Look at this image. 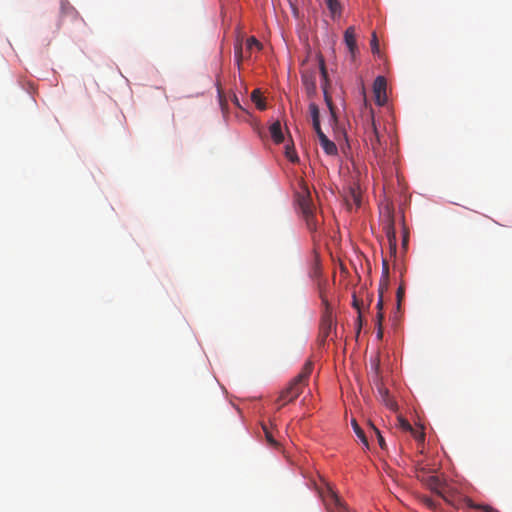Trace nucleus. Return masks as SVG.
<instances>
[{
	"mask_svg": "<svg viewBox=\"0 0 512 512\" xmlns=\"http://www.w3.org/2000/svg\"><path fill=\"white\" fill-rule=\"evenodd\" d=\"M365 143L368 149V159L372 165H377L380 170L384 164V148L381 142V132L377 126L374 114L371 115V122L365 131Z\"/></svg>",
	"mask_w": 512,
	"mask_h": 512,
	"instance_id": "f257e3e1",
	"label": "nucleus"
},
{
	"mask_svg": "<svg viewBox=\"0 0 512 512\" xmlns=\"http://www.w3.org/2000/svg\"><path fill=\"white\" fill-rule=\"evenodd\" d=\"M312 370L313 363L311 361H307L300 373L292 379L284 390L281 391L278 401L282 402V406L294 401L302 393Z\"/></svg>",
	"mask_w": 512,
	"mask_h": 512,
	"instance_id": "f03ea898",
	"label": "nucleus"
},
{
	"mask_svg": "<svg viewBox=\"0 0 512 512\" xmlns=\"http://www.w3.org/2000/svg\"><path fill=\"white\" fill-rule=\"evenodd\" d=\"M296 201L301 209L302 215L306 221L310 231L316 229L317 222L315 220V205L312 202L311 193L307 185L300 183V189L296 192Z\"/></svg>",
	"mask_w": 512,
	"mask_h": 512,
	"instance_id": "7ed1b4c3",
	"label": "nucleus"
},
{
	"mask_svg": "<svg viewBox=\"0 0 512 512\" xmlns=\"http://www.w3.org/2000/svg\"><path fill=\"white\" fill-rule=\"evenodd\" d=\"M371 385L376 388L380 397H384V381L381 369L380 353L370 358V370L368 373Z\"/></svg>",
	"mask_w": 512,
	"mask_h": 512,
	"instance_id": "20e7f679",
	"label": "nucleus"
},
{
	"mask_svg": "<svg viewBox=\"0 0 512 512\" xmlns=\"http://www.w3.org/2000/svg\"><path fill=\"white\" fill-rule=\"evenodd\" d=\"M322 302L324 305V311L320 322L319 338L320 341L324 343L326 339L331 335L333 329H335L336 323L334 320L332 307L326 299L322 298Z\"/></svg>",
	"mask_w": 512,
	"mask_h": 512,
	"instance_id": "39448f33",
	"label": "nucleus"
},
{
	"mask_svg": "<svg viewBox=\"0 0 512 512\" xmlns=\"http://www.w3.org/2000/svg\"><path fill=\"white\" fill-rule=\"evenodd\" d=\"M320 495L329 512H348L347 505L341 500L330 485H327L320 492Z\"/></svg>",
	"mask_w": 512,
	"mask_h": 512,
	"instance_id": "423d86ee",
	"label": "nucleus"
},
{
	"mask_svg": "<svg viewBox=\"0 0 512 512\" xmlns=\"http://www.w3.org/2000/svg\"><path fill=\"white\" fill-rule=\"evenodd\" d=\"M381 264H382V276H381V279H380V282H379V288H378V293H379V299H378V303H377V308H378V313H377V318H378V329H377V337L379 339H381L383 337V333H384V330H383V325H382V321H383V317H384V312H383V305H384V249L383 247L381 246Z\"/></svg>",
	"mask_w": 512,
	"mask_h": 512,
	"instance_id": "0eeeda50",
	"label": "nucleus"
},
{
	"mask_svg": "<svg viewBox=\"0 0 512 512\" xmlns=\"http://www.w3.org/2000/svg\"><path fill=\"white\" fill-rule=\"evenodd\" d=\"M318 61H319V68H320V73H321V76H322V79H323V92H324V99H325V102L329 108V111H330V114H331V118L335 121L336 120V113H335V107L333 105V102H332V98L331 96L329 95L328 91H327V85H328V73H327V69H326V66H325V61H324V58L322 55H318Z\"/></svg>",
	"mask_w": 512,
	"mask_h": 512,
	"instance_id": "6e6552de",
	"label": "nucleus"
},
{
	"mask_svg": "<svg viewBox=\"0 0 512 512\" xmlns=\"http://www.w3.org/2000/svg\"><path fill=\"white\" fill-rule=\"evenodd\" d=\"M344 42L349 50L351 59L354 60L358 53V47L356 43V32L355 27L350 26L344 32Z\"/></svg>",
	"mask_w": 512,
	"mask_h": 512,
	"instance_id": "1a4fd4ad",
	"label": "nucleus"
},
{
	"mask_svg": "<svg viewBox=\"0 0 512 512\" xmlns=\"http://www.w3.org/2000/svg\"><path fill=\"white\" fill-rule=\"evenodd\" d=\"M319 141L320 145L328 155H335L337 153V147L334 142L328 139V137L324 134V132L321 129V126H313Z\"/></svg>",
	"mask_w": 512,
	"mask_h": 512,
	"instance_id": "9d476101",
	"label": "nucleus"
},
{
	"mask_svg": "<svg viewBox=\"0 0 512 512\" xmlns=\"http://www.w3.org/2000/svg\"><path fill=\"white\" fill-rule=\"evenodd\" d=\"M373 97L374 101L378 106L384 105V75H379L373 84Z\"/></svg>",
	"mask_w": 512,
	"mask_h": 512,
	"instance_id": "9b49d317",
	"label": "nucleus"
},
{
	"mask_svg": "<svg viewBox=\"0 0 512 512\" xmlns=\"http://www.w3.org/2000/svg\"><path fill=\"white\" fill-rule=\"evenodd\" d=\"M345 201L349 209H352L353 207H360L361 193L359 191V188L356 186L350 187L348 193L345 196Z\"/></svg>",
	"mask_w": 512,
	"mask_h": 512,
	"instance_id": "f8f14e48",
	"label": "nucleus"
},
{
	"mask_svg": "<svg viewBox=\"0 0 512 512\" xmlns=\"http://www.w3.org/2000/svg\"><path fill=\"white\" fill-rule=\"evenodd\" d=\"M398 426L404 431H410L417 440H424V433L415 430L411 424L402 416L398 415Z\"/></svg>",
	"mask_w": 512,
	"mask_h": 512,
	"instance_id": "ddd939ff",
	"label": "nucleus"
},
{
	"mask_svg": "<svg viewBox=\"0 0 512 512\" xmlns=\"http://www.w3.org/2000/svg\"><path fill=\"white\" fill-rule=\"evenodd\" d=\"M270 135L276 144H280L284 141V135L282 132L281 123L279 121L274 122L270 128Z\"/></svg>",
	"mask_w": 512,
	"mask_h": 512,
	"instance_id": "4468645a",
	"label": "nucleus"
},
{
	"mask_svg": "<svg viewBox=\"0 0 512 512\" xmlns=\"http://www.w3.org/2000/svg\"><path fill=\"white\" fill-rule=\"evenodd\" d=\"M351 425H352V428H353L355 434L357 435V437L363 443L365 448L369 450L370 449L369 442H368L367 436H366L365 432L363 431V429L359 426V424L357 423V421L355 419H353L351 421Z\"/></svg>",
	"mask_w": 512,
	"mask_h": 512,
	"instance_id": "2eb2a0df",
	"label": "nucleus"
},
{
	"mask_svg": "<svg viewBox=\"0 0 512 512\" xmlns=\"http://www.w3.org/2000/svg\"><path fill=\"white\" fill-rule=\"evenodd\" d=\"M234 53H235V61H236V65L238 67V69H241V63L242 61L249 57L250 55L246 53V55L244 54L243 52V46H242V42L240 40H238L235 44V47H234Z\"/></svg>",
	"mask_w": 512,
	"mask_h": 512,
	"instance_id": "dca6fc26",
	"label": "nucleus"
},
{
	"mask_svg": "<svg viewBox=\"0 0 512 512\" xmlns=\"http://www.w3.org/2000/svg\"><path fill=\"white\" fill-rule=\"evenodd\" d=\"M325 3L333 17L341 15L342 7L338 0H325Z\"/></svg>",
	"mask_w": 512,
	"mask_h": 512,
	"instance_id": "f3484780",
	"label": "nucleus"
},
{
	"mask_svg": "<svg viewBox=\"0 0 512 512\" xmlns=\"http://www.w3.org/2000/svg\"><path fill=\"white\" fill-rule=\"evenodd\" d=\"M251 100L255 103L256 107L263 111L266 109V103L264 99L261 97V92L259 89H255L251 93Z\"/></svg>",
	"mask_w": 512,
	"mask_h": 512,
	"instance_id": "a211bd4d",
	"label": "nucleus"
},
{
	"mask_svg": "<svg viewBox=\"0 0 512 512\" xmlns=\"http://www.w3.org/2000/svg\"><path fill=\"white\" fill-rule=\"evenodd\" d=\"M254 48L260 50L262 48V44L254 36H251L246 41L247 54L251 55V52Z\"/></svg>",
	"mask_w": 512,
	"mask_h": 512,
	"instance_id": "6ab92c4d",
	"label": "nucleus"
},
{
	"mask_svg": "<svg viewBox=\"0 0 512 512\" xmlns=\"http://www.w3.org/2000/svg\"><path fill=\"white\" fill-rule=\"evenodd\" d=\"M309 111H310V115L312 118L313 126L320 125V120H319L320 112H319V108H318L317 104L310 103Z\"/></svg>",
	"mask_w": 512,
	"mask_h": 512,
	"instance_id": "aec40b11",
	"label": "nucleus"
},
{
	"mask_svg": "<svg viewBox=\"0 0 512 512\" xmlns=\"http://www.w3.org/2000/svg\"><path fill=\"white\" fill-rule=\"evenodd\" d=\"M386 237L388 239V243L390 246L391 253L396 252V236L394 232H391L389 229H386Z\"/></svg>",
	"mask_w": 512,
	"mask_h": 512,
	"instance_id": "412c9836",
	"label": "nucleus"
},
{
	"mask_svg": "<svg viewBox=\"0 0 512 512\" xmlns=\"http://www.w3.org/2000/svg\"><path fill=\"white\" fill-rule=\"evenodd\" d=\"M370 429L373 430L375 435L377 436L378 443L381 449H384V437L381 433V430L374 425L371 421L369 422Z\"/></svg>",
	"mask_w": 512,
	"mask_h": 512,
	"instance_id": "4be33fe9",
	"label": "nucleus"
},
{
	"mask_svg": "<svg viewBox=\"0 0 512 512\" xmlns=\"http://www.w3.org/2000/svg\"><path fill=\"white\" fill-rule=\"evenodd\" d=\"M285 154H286V157L291 162H297L299 160V158H298V156H297L293 146L287 145L286 148H285Z\"/></svg>",
	"mask_w": 512,
	"mask_h": 512,
	"instance_id": "5701e85b",
	"label": "nucleus"
},
{
	"mask_svg": "<svg viewBox=\"0 0 512 512\" xmlns=\"http://www.w3.org/2000/svg\"><path fill=\"white\" fill-rule=\"evenodd\" d=\"M352 305L358 311V331H359L361 328V325H362V317H361L360 303H359V300L357 299V296L355 293H353Z\"/></svg>",
	"mask_w": 512,
	"mask_h": 512,
	"instance_id": "b1692460",
	"label": "nucleus"
},
{
	"mask_svg": "<svg viewBox=\"0 0 512 512\" xmlns=\"http://www.w3.org/2000/svg\"><path fill=\"white\" fill-rule=\"evenodd\" d=\"M371 50L373 54H380L379 41L376 32L372 33V39L370 42Z\"/></svg>",
	"mask_w": 512,
	"mask_h": 512,
	"instance_id": "393cba45",
	"label": "nucleus"
},
{
	"mask_svg": "<svg viewBox=\"0 0 512 512\" xmlns=\"http://www.w3.org/2000/svg\"><path fill=\"white\" fill-rule=\"evenodd\" d=\"M405 296V286L403 284H401L398 289H397V293H396V298H397V310L400 311V308H401V302L403 300Z\"/></svg>",
	"mask_w": 512,
	"mask_h": 512,
	"instance_id": "a878e982",
	"label": "nucleus"
},
{
	"mask_svg": "<svg viewBox=\"0 0 512 512\" xmlns=\"http://www.w3.org/2000/svg\"><path fill=\"white\" fill-rule=\"evenodd\" d=\"M262 428H263V431H264V433H265V438H266L267 442H268L270 445H272V446H276L278 443H277V441L274 439V437H273V435H272L271 431L268 429V427H267L265 424H263V425H262Z\"/></svg>",
	"mask_w": 512,
	"mask_h": 512,
	"instance_id": "bb28decb",
	"label": "nucleus"
},
{
	"mask_svg": "<svg viewBox=\"0 0 512 512\" xmlns=\"http://www.w3.org/2000/svg\"><path fill=\"white\" fill-rule=\"evenodd\" d=\"M386 408L397 411L398 405L397 403L389 396L388 391L386 390V402H385Z\"/></svg>",
	"mask_w": 512,
	"mask_h": 512,
	"instance_id": "cd10ccee",
	"label": "nucleus"
},
{
	"mask_svg": "<svg viewBox=\"0 0 512 512\" xmlns=\"http://www.w3.org/2000/svg\"><path fill=\"white\" fill-rule=\"evenodd\" d=\"M469 507L474 509H481L483 512H497L494 508L487 506V505H479V504H473L472 501H469Z\"/></svg>",
	"mask_w": 512,
	"mask_h": 512,
	"instance_id": "c85d7f7f",
	"label": "nucleus"
},
{
	"mask_svg": "<svg viewBox=\"0 0 512 512\" xmlns=\"http://www.w3.org/2000/svg\"><path fill=\"white\" fill-rule=\"evenodd\" d=\"M424 504L429 507L430 509L435 510L437 508L436 502L431 498H424L423 499Z\"/></svg>",
	"mask_w": 512,
	"mask_h": 512,
	"instance_id": "c756f323",
	"label": "nucleus"
},
{
	"mask_svg": "<svg viewBox=\"0 0 512 512\" xmlns=\"http://www.w3.org/2000/svg\"><path fill=\"white\" fill-rule=\"evenodd\" d=\"M304 83L307 85L308 89L313 91L315 89V83L313 81L309 82L307 77H303Z\"/></svg>",
	"mask_w": 512,
	"mask_h": 512,
	"instance_id": "7c9ffc66",
	"label": "nucleus"
},
{
	"mask_svg": "<svg viewBox=\"0 0 512 512\" xmlns=\"http://www.w3.org/2000/svg\"><path fill=\"white\" fill-rule=\"evenodd\" d=\"M233 102H234V104H235V105H237L238 107H240L239 100H238V98H237V96H236V95H234V97H233Z\"/></svg>",
	"mask_w": 512,
	"mask_h": 512,
	"instance_id": "2f4dec72",
	"label": "nucleus"
},
{
	"mask_svg": "<svg viewBox=\"0 0 512 512\" xmlns=\"http://www.w3.org/2000/svg\"><path fill=\"white\" fill-rule=\"evenodd\" d=\"M385 273H386V280H387L388 279V275H389V268H388V264L387 263H386Z\"/></svg>",
	"mask_w": 512,
	"mask_h": 512,
	"instance_id": "473e14b6",
	"label": "nucleus"
},
{
	"mask_svg": "<svg viewBox=\"0 0 512 512\" xmlns=\"http://www.w3.org/2000/svg\"><path fill=\"white\" fill-rule=\"evenodd\" d=\"M406 244H407V237L404 236V238H403V246H405Z\"/></svg>",
	"mask_w": 512,
	"mask_h": 512,
	"instance_id": "72a5a7b5",
	"label": "nucleus"
},
{
	"mask_svg": "<svg viewBox=\"0 0 512 512\" xmlns=\"http://www.w3.org/2000/svg\"><path fill=\"white\" fill-rule=\"evenodd\" d=\"M431 481H433V482H438V479H437L436 477L432 476V477H431Z\"/></svg>",
	"mask_w": 512,
	"mask_h": 512,
	"instance_id": "f704fd0d",
	"label": "nucleus"
},
{
	"mask_svg": "<svg viewBox=\"0 0 512 512\" xmlns=\"http://www.w3.org/2000/svg\"><path fill=\"white\" fill-rule=\"evenodd\" d=\"M363 95H365V91L363 90ZM364 102L365 104L367 105V99H366V96H364Z\"/></svg>",
	"mask_w": 512,
	"mask_h": 512,
	"instance_id": "c9c22d12",
	"label": "nucleus"
},
{
	"mask_svg": "<svg viewBox=\"0 0 512 512\" xmlns=\"http://www.w3.org/2000/svg\"><path fill=\"white\" fill-rule=\"evenodd\" d=\"M385 209H386V214H388V213H389V207H388V205H387V204H386V206H385Z\"/></svg>",
	"mask_w": 512,
	"mask_h": 512,
	"instance_id": "e433bc0d",
	"label": "nucleus"
},
{
	"mask_svg": "<svg viewBox=\"0 0 512 512\" xmlns=\"http://www.w3.org/2000/svg\"><path fill=\"white\" fill-rule=\"evenodd\" d=\"M385 109H386V111L388 110V103L387 102H386Z\"/></svg>",
	"mask_w": 512,
	"mask_h": 512,
	"instance_id": "4c0bfd02",
	"label": "nucleus"
}]
</instances>
